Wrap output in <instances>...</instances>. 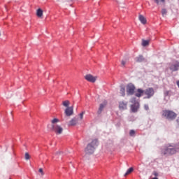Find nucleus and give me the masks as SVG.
<instances>
[{"mask_svg":"<svg viewBox=\"0 0 179 179\" xmlns=\"http://www.w3.org/2000/svg\"><path fill=\"white\" fill-rule=\"evenodd\" d=\"M78 122V118L73 117L70 122H69V126H76Z\"/></svg>","mask_w":179,"mask_h":179,"instance_id":"13","label":"nucleus"},{"mask_svg":"<svg viewBox=\"0 0 179 179\" xmlns=\"http://www.w3.org/2000/svg\"><path fill=\"white\" fill-rule=\"evenodd\" d=\"M62 152H57V155L61 154Z\"/></svg>","mask_w":179,"mask_h":179,"instance_id":"36","label":"nucleus"},{"mask_svg":"<svg viewBox=\"0 0 179 179\" xmlns=\"http://www.w3.org/2000/svg\"><path fill=\"white\" fill-rule=\"evenodd\" d=\"M59 122V120L57 119V118H55V119H53L52 120V124H56V123H57V122Z\"/></svg>","mask_w":179,"mask_h":179,"instance_id":"24","label":"nucleus"},{"mask_svg":"<svg viewBox=\"0 0 179 179\" xmlns=\"http://www.w3.org/2000/svg\"><path fill=\"white\" fill-rule=\"evenodd\" d=\"M169 69L172 72H177V71H179V62H173V63H172L171 66H169Z\"/></svg>","mask_w":179,"mask_h":179,"instance_id":"7","label":"nucleus"},{"mask_svg":"<svg viewBox=\"0 0 179 179\" xmlns=\"http://www.w3.org/2000/svg\"><path fill=\"white\" fill-rule=\"evenodd\" d=\"M43 15V10L41 8L37 10V16L41 17Z\"/></svg>","mask_w":179,"mask_h":179,"instance_id":"20","label":"nucleus"},{"mask_svg":"<svg viewBox=\"0 0 179 179\" xmlns=\"http://www.w3.org/2000/svg\"><path fill=\"white\" fill-rule=\"evenodd\" d=\"M162 15H166L167 13L166 9L165 8L162 9Z\"/></svg>","mask_w":179,"mask_h":179,"instance_id":"27","label":"nucleus"},{"mask_svg":"<svg viewBox=\"0 0 179 179\" xmlns=\"http://www.w3.org/2000/svg\"><path fill=\"white\" fill-rule=\"evenodd\" d=\"M138 20H140V22H141V23H143V24H146V23H147L146 19L142 15H140V16H138Z\"/></svg>","mask_w":179,"mask_h":179,"instance_id":"15","label":"nucleus"},{"mask_svg":"<svg viewBox=\"0 0 179 179\" xmlns=\"http://www.w3.org/2000/svg\"><path fill=\"white\" fill-rule=\"evenodd\" d=\"M152 179H158V178L155 177V178H152Z\"/></svg>","mask_w":179,"mask_h":179,"instance_id":"37","label":"nucleus"},{"mask_svg":"<svg viewBox=\"0 0 179 179\" xmlns=\"http://www.w3.org/2000/svg\"><path fill=\"white\" fill-rule=\"evenodd\" d=\"M85 80L90 83H94L96 80V78L91 74H87L85 76Z\"/></svg>","mask_w":179,"mask_h":179,"instance_id":"9","label":"nucleus"},{"mask_svg":"<svg viewBox=\"0 0 179 179\" xmlns=\"http://www.w3.org/2000/svg\"><path fill=\"white\" fill-rule=\"evenodd\" d=\"M161 2L164 3L165 0H161Z\"/></svg>","mask_w":179,"mask_h":179,"instance_id":"35","label":"nucleus"},{"mask_svg":"<svg viewBox=\"0 0 179 179\" xmlns=\"http://www.w3.org/2000/svg\"><path fill=\"white\" fill-rule=\"evenodd\" d=\"M152 175H154V176L155 177H157L159 176V173L156 171H154L152 172Z\"/></svg>","mask_w":179,"mask_h":179,"instance_id":"28","label":"nucleus"},{"mask_svg":"<svg viewBox=\"0 0 179 179\" xmlns=\"http://www.w3.org/2000/svg\"><path fill=\"white\" fill-rule=\"evenodd\" d=\"M142 45L143 47H147V45H149V41L143 40Z\"/></svg>","mask_w":179,"mask_h":179,"instance_id":"19","label":"nucleus"},{"mask_svg":"<svg viewBox=\"0 0 179 179\" xmlns=\"http://www.w3.org/2000/svg\"><path fill=\"white\" fill-rule=\"evenodd\" d=\"M179 152V143H168L161 148V155L168 157L176 155Z\"/></svg>","mask_w":179,"mask_h":179,"instance_id":"1","label":"nucleus"},{"mask_svg":"<svg viewBox=\"0 0 179 179\" xmlns=\"http://www.w3.org/2000/svg\"><path fill=\"white\" fill-rule=\"evenodd\" d=\"M120 109L121 110H124L127 109V102L120 101Z\"/></svg>","mask_w":179,"mask_h":179,"instance_id":"12","label":"nucleus"},{"mask_svg":"<svg viewBox=\"0 0 179 179\" xmlns=\"http://www.w3.org/2000/svg\"><path fill=\"white\" fill-rule=\"evenodd\" d=\"M136 62H143L145 61V59L143 57L142 55H138V57L135 58Z\"/></svg>","mask_w":179,"mask_h":179,"instance_id":"14","label":"nucleus"},{"mask_svg":"<svg viewBox=\"0 0 179 179\" xmlns=\"http://www.w3.org/2000/svg\"><path fill=\"white\" fill-rule=\"evenodd\" d=\"M176 85H178V87L179 88V80L176 82Z\"/></svg>","mask_w":179,"mask_h":179,"instance_id":"34","label":"nucleus"},{"mask_svg":"<svg viewBox=\"0 0 179 179\" xmlns=\"http://www.w3.org/2000/svg\"><path fill=\"white\" fill-rule=\"evenodd\" d=\"M9 179H11V178H9Z\"/></svg>","mask_w":179,"mask_h":179,"instance_id":"38","label":"nucleus"},{"mask_svg":"<svg viewBox=\"0 0 179 179\" xmlns=\"http://www.w3.org/2000/svg\"><path fill=\"white\" fill-rule=\"evenodd\" d=\"M99 146L98 139H94L90 143H89L85 148V152L87 155H92L95 151V149Z\"/></svg>","mask_w":179,"mask_h":179,"instance_id":"2","label":"nucleus"},{"mask_svg":"<svg viewBox=\"0 0 179 179\" xmlns=\"http://www.w3.org/2000/svg\"><path fill=\"white\" fill-rule=\"evenodd\" d=\"M154 2H155L157 5H159V0H154Z\"/></svg>","mask_w":179,"mask_h":179,"instance_id":"32","label":"nucleus"},{"mask_svg":"<svg viewBox=\"0 0 179 179\" xmlns=\"http://www.w3.org/2000/svg\"><path fill=\"white\" fill-rule=\"evenodd\" d=\"M84 114H85V112H82L81 113H80V120H83Z\"/></svg>","mask_w":179,"mask_h":179,"instance_id":"30","label":"nucleus"},{"mask_svg":"<svg viewBox=\"0 0 179 179\" xmlns=\"http://www.w3.org/2000/svg\"><path fill=\"white\" fill-rule=\"evenodd\" d=\"M169 94H170V91H169V90L164 92V96H165V97L169 96Z\"/></svg>","mask_w":179,"mask_h":179,"instance_id":"23","label":"nucleus"},{"mask_svg":"<svg viewBox=\"0 0 179 179\" xmlns=\"http://www.w3.org/2000/svg\"><path fill=\"white\" fill-rule=\"evenodd\" d=\"M143 94H145V90H143L141 88H138L137 90V93L135 94V96L137 98H141V96H143Z\"/></svg>","mask_w":179,"mask_h":179,"instance_id":"11","label":"nucleus"},{"mask_svg":"<svg viewBox=\"0 0 179 179\" xmlns=\"http://www.w3.org/2000/svg\"><path fill=\"white\" fill-rule=\"evenodd\" d=\"M178 114L173 110H162V117L169 121H173L176 119Z\"/></svg>","mask_w":179,"mask_h":179,"instance_id":"3","label":"nucleus"},{"mask_svg":"<svg viewBox=\"0 0 179 179\" xmlns=\"http://www.w3.org/2000/svg\"><path fill=\"white\" fill-rule=\"evenodd\" d=\"M135 134H136V131L134 130L131 129L129 132L130 136L134 137L135 136Z\"/></svg>","mask_w":179,"mask_h":179,"instance_id":"22","label":"nucleus"},{"mask_svg":"<svg viewBox=\"0 0 179 179\" xmlns=\"http://www.w3.org/2000/svg\"><path fill=\"white\" fill-rule=\"evenodd\" d=\"M52 131H55L57 134H62L63 132V129L61 126L53 124L52 127Z\"/></svg>","mask_w":179,"mask_h":179,"instance_id":"8","label":"nucleus"},{"mask_svg":"<svg viewBox=\"0 0 179 179\" xmlns=\"http://www.w3.org/2000/svg\"><path fill=\"white\" fill-rule=\"evenodd\" d=\"M30 159L29 154L28 152L25 153V159L29 160Z\"/></svg>","mask_w":179,"mask_h":179,"instance_id":"25","label":"nucleus"},{"mask_svg":"<svg viewBox=\"0 0 179 179\" xmlns=\"http://www.w3.org/2000/svg\"><path fill=\"white\" fill-rule=\"evenodd\" d=\"M65 114L67 117H70L73 114V108L71 107H68L66 110H65Z\"/></svg>","mask_w":179,"mask_h":179,"instance_id":"10","label":"nucleus"},{"mask_svg":"<svg viewBox=\"0 0 179 179\" xmlns=\"http://www.w3.org/2000/svg\"><path fill=\"white\" fill-rule=\"evenodd\" d=\"M136 87L133 83H129L127 86V96H133L135 93Z\"/></svg>","mask_w":179,"mask_h":179,"instance_id":"6","label":"nucleus"},{"mask_svg":"<svg viewBox=\"0 0 179 179\" xmlns=\"http://www.w3.org/2000/svg\"><path fill=\"white\" fill-rule=\"evenodd\" d=\"M176 123H178V125L179 126V117H178V119H176Z\"/></svg>","mask_w":179,"mask_h":179,"instance_id":"33","label":"nucleus"},{"mask_svg":"<svg viewBox=\"0 0 179 179\" xmlns=\"http://www.w3.org/2000/svg\"><path fill=\"white\" fill-rule=\"evenodd\" d=\"M144 94L147 96L144 97V99H150L155 95V90L153 87H148L144 90Z\"/></svg>","mask_w":179,"mask_h":179,"instance_id":"4","label":"nucleus"},{"mask_svg":"<svg viewBox=\"0 0 179 179\" xmlns=\"http://www.w3.org/2000/svg\"><path fill=\"white\" fill-rule=\"evenodd\" d=\"M134 171V168L131 167L129 168L127 171L125 173L124 176H127L128 175L131 174Z\"/></svg>","mask_w":179,"mask_h":179,"instance_id":"18","label":"nucleus"},{"mask_svg":"<svg viewBox=\"0 0 179 179\" xmlns=\"http://www.w3.org/2000/svg\"><path fill=\"white\" fill-rule=\"evenodd\" d=\"M120 94H121L122 96H123V97H124L126 95L125 87L124 85L120 86Z\"/></svg>","mask_w":179,"mask_h":179,"instance_id":"17","label":"nucleus"},{"mask_svg":"<svg viewBox=\"0 0 179 179\" xmlns=\"http://www.w3.org/2000/svg\"><path fill=\"white\" fill-rule=\"evenodd\" d=\"M131 102L134 103L131 106L132 112L134 113H137L140 108L139 102L136 101V99L135 97L131 99Z\"/></svg>","mask_w":179,"mask_h":179,"instance_id":"5","label":"nucleus"},{"mask_svg":"<svg viewBox=\"0 0 179 179\" xmlns=\"http://www.w3.org/2000/svg\"><path fill=\"white\" fill-rule=\"evenodd\" d=\"M39 173H41L42 176L44 175V173H43V169H42V168H41V169H39Z\"/></svg>","mask_w":179,"mask_h":179,"instance_id":"31","label":"nucleus"},{"mask_svg":"<svg viewBox=\"0 0 179 179\" xmlns=\"http://www.w3.org/2000/svg\"><path fill=\"white\" fill-rule=\"evenodd\" d=\"M105 108V105L103 103H101L100 104V107L97 111V114L98 115H100L101 114V113L103 112V109Z\"/></svg>","mask_w":179,"mask_h":179,"instance_id":"16","label":"nucleus"},{"mask_svg":"<svg viewBox=\"0 0 179 179\" xmlns=\"http://www.w3.org/2000/svg\"><path fill=\"white\" fill-rule=\"evenodd\" d=\"M69 103L70 102L68 100L63 101V106L66 108H69Z\"/></svg>","mask_w":179,"mask_h":179,"instance_id":"21","label":"nucleus"},{"mask_svg":"<svg viewBox=\"0 0 179 179\" xmlns=\"http://www.w3.org/2000/svg\"><path fill=\"white\" fill-rule=\"evenodd\" d=\"M144 110H145V111H148L150 110L149 106L148 104L144 105Z\"/></svg>","mask_w":179,"mask_h":179,"instance_id":"26","label":"nucleus"},{"mask_svg":"<svg viewBox=\"0 0 179 179\" xmlns=\"http://www.w3.org/2000/svg\"><path fill=\"white\" fill-rule=\"evenodd\" d=\"M126 64H127V60H122V66H125Z\"/></svg>","mask_w":179,"mask_h":179,"instance_id":"29","label":"nucleus"}]
</instances>
